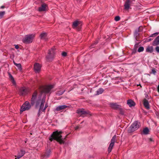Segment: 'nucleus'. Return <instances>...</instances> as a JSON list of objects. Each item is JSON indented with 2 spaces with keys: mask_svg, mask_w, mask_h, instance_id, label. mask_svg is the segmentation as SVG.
Returning a JSON list of instances; mask_svg holds the SVG:
<instances>
[{
  "mask_svg": "<svg viewBox=\"0 0 159 159\" xmlns=\"http://www.w3.org/2000/svg\"><path fill=\"white\" fill-rule=\"evenodd\" d=\"M62 133V132L61 131L58 132L57 131L53 132L49 139L50 140L52 141L54 139L57 140L60 144L64 143V141L62 138V136L61 135Z\"/></svg>",
  "mask_w": 159,
  "mask_h": 159,
  "instance_id": "nucleus-1",
  "label": "nucleus"
},
{
  "mask_svg": "<svg viewBox=\"0 0 159 159\" xmlns=\"http://www.w3.org/2000/svg\"><path fill=\"white\" fill-rule=\"evenodd\" d=\"M37 92L35 91L33 94L30 100L31 104L32 106H33L35 104L36 105V107H38L39 104L40 102L42 100L40 97L37 98Z\"/></svg>",
  "mask_w": 159,
  "mask_h": 159,
  "instance_id": "nucleus-2",
  "label": "nucleus"
},
{
  "mask_svg": "<svg viewBox=\"0 0 159 159\" xmlns=\"http://www.w3.org/2000/svg\"><path fill=\"white\" fill-rule=\"evenodd\" d=\"M53 88V85H49L42 86L40 88V91L41 93H48L51 89Z\"/></svg>",
  "mask_w": 159,
  "mask_h": 159,
  "instance_id": "nucleus-3",
  "label": "nucleus"
},
{
  "mask_svg": "<svg viewBox=\"0 0 159 159\" xmlns=\"http://www.w3.org/2000/svg\"><path fill=\"white\" fill-rule=\"evenodd\" d=\"M55 54V49L53 48H51L48 51V54L46 56V59L48 61H51L54 57Z\"/></svg>",
  "mask_w": 159,
  "mask_h": 159,
  "instance_id": "nucleus-4",
  "label": "nucleus"
},
{
  "mask_svg": "<svg viewBox=\"0 0 159 159\" xmlns=\"http://www.w3.org/2000/svg\"><path fill=\"white\" fill-rule=\"evenodd\" d=\"M35 36L34 34H30L26 35L23 39V42L24 43H31Z\"/></svg>",
  "mask_w": 159,
  "mask_h": 159,
  "instance_id": "nucleus-5",
  "label": "nucleus"
},
{
  "mask_svg": "<svg viewBox=\"0 0 159 159\" xmlns=\"http://www.w3.org/2000/svg\"><path fill=\"white\" fill-rule=\"evenodd\" d=\"M30 108L31 105L29 102L28 101H26L21 107L20 113H21L23 111L29 110Z\"/></svg>",
  "mask_w": 159,
  "mask_h": 159,
  "instance_id": "nucleus-6",
  "label": "nucleus"
},
{
  "mask_svg": "<svg viewBox=\"0 0 159 159\" xmlns=\"http://www.w3.org/2000/svg\"><path fill=\"white\" fill-rule=\"evenodd\" d=\"M139 127V125L137 121L134 122L129 127L128 132L131 133L138 129Z\"/></svg>",
  "mask_w": 159,
  "mask_h": 159,
  "instance_id": "nucleus-7",
  "label": "nucleus"
},
{
  "mask_svg": "<svg viewBox=\"0 0 159 159\" xmlns=\"http://www.w3.org/2000/svg\"><path fill=\"white\" fill-rule=\"evenodd\" d=\"M135 2V0H126L124 5V9L128 10L129 9L131 8L130 6L134 3Z\"/></svg>",
  "mask_w": 159,
  "mask_h": 159,
  "instance_id": "nucleus-8",
  "label": "nucleus"
},
{
  "mask_svg": "<svg viewBox=\"0 0 159 159\" xmlns=\"http://www.w3.org/2000/svg\"><path fill=\"white\" fill-rule=\"evenodd\" d=\"M116 135H115L111 139V143L110 144L108 148V152H111V151L112 148L114 145V143L116 141Z\"/></svg>",
  "mask_w": 159,
  "mask_h": 159,
  "instance_id": "nucleus-9",
  "label": "nucleus"
},
{
  "mask_svg": "<svg viewBox=\"0 0 159 159\" xmlns=\"http://www.w3.org/2000/svg\"><path fill=\"white\" fill-rule=\"evenodd\" d=\"M109 105L110 107L114 109L120 110L121 109V106L118 105L116 103H111Z\"/></svg>",
  "mask_w": 159,
  "mask_h": 159,
  "instance_id": "nucleus-10",
  "label": "nucleus"
},
{
  "mask_svg": "<svg viewBox=\"0 0 159 159\" xmlns=\"http://www.w3.org/2000/svg\"><path fill=\"white\" fill-rule=\"evenodd\" d=\"M41 65L38 63H36L34 65V69L36 73H39L41 70Z\"/></svg>",
  "mask_w": 159,
  "mask_h": 159,
  "instance_id": "nucleus-11",
  "label": "nucleus"
},
{
  "mask_svg": "<svg viewBox=\"0 0 159 159\" xmlns=\"http://www.w3.org/2000/svg\"><path fill=\"white\" fill-rule=\"evenodd\" d=\"M48 6L45 4H42L41 6L38 8V10L39 12L44 11L47 10Z\"/></svg>",
  "mask_w": 159,
  "mask_h": 159,
  "instance_id": "nucleus-12",
  "label": "nucleus"
},
{
  "mask_svg": "<svg viewBox=\"0 0 159 159\" xmlns=\"http://www.w3.org/2000/svg\"><path fill=\"white\" fill-rule=\"evenodd\" d=\"M45 97H43L41 101V102H40L39 104H40V107L39 109V112L42 111H43V107L44 106V103L45 102Z\"/></svg>",
  "mask_w": 159,
  "mask_h": 159,
  "instance_id": "nucleus-13",
  "label": "nucleus"
},
{
  "mask_svg": "<svg viewBox=\"0 0 159 159\" xmlns=\"http://www.w3.org/2000/svg\"><path fill=\"white\" fill-rule=\"evenodd\" d=\"M28 91V90L25 87H22L20 89V94L23 95L26 94Z\"/></svg>",
  "mask_w": 159,
  "mask_h": 159,
  "instance_id": "nucleus-14",
  "label": "nucleus"
},
{
  "mask_svg": "<svg viewBox=\"0 0 159 159\" xmlns=\"http://www.w3.org/2000/svg\"><path fill=\"white\" fill-rule=\"evenodd\" d=\"M77 113L80 115V116H83L86 114H87V112L84 111L83 109H79L77 110Z\"/></svg>",
  "mask_w": 159,
  "mask_h": 159,
  "instance_id": "nucleus-15",
  "label": "nucleus"
},
{
  "mask_svg": "<svg viewBox=\"0 0 159 159\" xmlns=\"http://www.w3.org/2000/svg\"><path fill=\"white\" fill-rule=\"evenodd\" d=\"M69 106L66 105H63L57 107H56V110L57 111H60L62 110H63L66 109V108L68 107Z\"/></svg>",
  "mask_w": 159,
  "mask_h": 159,
  "instance_id": "nucleus-16",
  "label": "nucleus"
},
{
  "mask_svg": "<svg viewBox=\"0 0 159 159\" xmlns=\"http://www.w3.org/2000/svg\"><path fill=\"white\" fill-rule=\"evenodd\" d=\"M40 37L41 39L46 40L47 39V33L45 32H43L41 34Z\"/></svg>",
  "mask_w": 159,
  "mask_h": 159,
  "instance_id": "nucleus-17",
  "label": "nucleus"
},
{
  "mask_svg": "<svg viewBox=\"0 0 159 159\" xmlns=\"http://www.w3.org/2000/svg\"><path fill=\"white\" fill-rule=\"evenodd\" d=\"M158 45H159V35L155 39L152 43V45L154 46Z\"/></svg>",
  "mask_w": 159,
  "mask_h": 159,
  "instance_id": "nucleus-18",
  "label": "nucleus"
},
{
  "mask_svg": "<svg viewBox=\"0 0 159 159\" xmlns=\"http://www.w3.org/2000/svg\"><path fill=\"white\" fill-rule=\"evenodd\" d=\"M144 106L147 109H149V106L148 102L146 99H144L143 101Z\"/></svg>",
  "mask_w": 159,
  "mask_h": 159,
  "instance_id": "nucleus-19",
  "label": "nucleus"
},
{
  "mask_svg": "<svg viewBox=\"0 0 159 159\" xmlns=\"http://www.w3.org/2000/svg\"><path fill=\"white\" fill-rule=\"evenodd\" d=\"M25 152L23 150H21L20 152L19 153L17 156H16L15 157H17L15 158V159H16V158L19 159L20 158V157L23 156L24 154H25Z\"/></svg>",
  "mask_w": 159,
  "mask_h": 159,
  "instance_id": "nucleus-20",
  "label": "nucleus"
},
{
  "mask_svg": "<svg viewBox=\"0 0 159 159\" xmlns=\"http://www.w3.org/2000/svg\"><path fill=\"white\" fill-rule=\"evenodd\" d=\"M127 104L130 107L134 106L135 105L134 102L131 99L128 100L127 101Z\"/></svg>",
  "mask_w": 159,
  "mask_h": 159,
  "instance_id": "nucleus-21",
  "label": "nucleus"
},
{
  "mask_svg": "<svg viewBox=\"0 0 159 159\" xmlns=\"http://www.w3.org/2000/svg\"><path fill=\"white\" fill-rule=\"evenodd\" d=\"M79 24L80 22L79 21H75L73 23L72 27L74 28H75Z\"/></svg>",
  "mask_w": 159,
  "mask_h": 159,
  "instance_id": "nucleus-22",
  "label": "nucleus"
},
{
  "mask_svg": "<svg viewBox=\"0 0 159 159\" xmlns=\"http://www.w3.org/2000/svg\"><path fill=\"white\" fill-rule=\"evenodd\" d=\"M153 50V47H152L148 46L146 49L147 52H152Z\"/></svg>",
  "mask_w": 159,
  "mask_h": 159,
  "instance_id": "nucleus-23",
  "label": "nucleus"
},
{
  "mask_svg": "<svg viewBox=\"0 0 159 159\" xmlns=\"http://www.w3.org/2000/svg\"><path fill=\"white\" fill-rule=\"evenodd\" d=\"M13 63L16 67L18 68V69L19 70H21L22 68H21V66L20 64H17L14 61H13Z\"/></svg>",
  "mask_w": 159,
  "mask_h": 159,
  "instance_id": "nucleus-24",
  "label": "nucleus"
},
{
  "mask_svg": "<svg viewBox=\"0 0 159 159\" xmlns=\"http://www.w3.org/2000/svg\"><path fill=\"white\" fill-rule=\"evenodd\" d=\"M149 132V130L148 128H146L143 130V133L145 134H148Z\"/></svg>",
  "mask_w": 159,
  "mask_h": 159,
  "instance_id": "nucleus-25",
  "label": "nucleus"
},
{
  "mask_svg": "<svg viewBox=\"0 0 159 159\" xmlns=\"http://www.w3.org/2000/svg\"><path fill=\"white\" fill-rule=\"evenodd\" d=\"M9 77L12 83L13 84L15 85L16 84V82L12 76L11 75H10Z\"/></svg>",
  "mask_w": 159,
  "mask_h": 159,
  "instance_id": "nucleus-26",
  "label": "nucleus"
},
{
  "mask_svg": "<svg viewBox=\"0 0 159 159\" xmlns=\"http://www.w3.org/2000/svg\"><path fill=\"white\" fill-rule=\"evenodd\" d=\"M104 91V90L102 88L99 89L97 92L98 94L102 93Z\"/></svg>",
  "mask_w": 159,
  "mask_h": 159,
  "instance_id": "nucleus-27",
  "label": "nucleus"
},
{
  "mask_svg": "<svg viewBox=\"0 0 159 159\" xmlns=\"http://www.w3.org/2000/svg\"><path fill=\"white\" fill-rule=\"evenodd\" d=\"M5 13V11H0V18H2Z\"/></svg>",
  "mask_w": 159,
  "mask_h": 159,
  "instance_id": "nucleus-28",
  "label": "nucleus"
},
{
  "mask_svg": "<svg viewBox=\"0 0 159 159\" xmlns=\"http://www.w3.org/2000/svg\"><path fill=\"white\" fill-rule=\"evenodd\" d=\"M65 91V90H64L63 91H59L57 93V94L58 95H61L63 94V93Z\"/></svg>",
  "mask_w": 159,
  "mask_h": 159,
  "instance_id": "nucleus-29",
  "label": "nucleus"
},
{
  "mask_svg": "<svg viewBox=\"0 0 159 159\" xmlns=\"http://www.w3.org/2000/svg\"><path fill=\"white\" fill-rule=\"evenodd\" d=\"M144 50V48L143 47H140L138 50V51L140 52H143Z\"/></svg>",
  "mask_w": 159,
  "mask_h": 159,
  "instance_id": "nucleus-30",
  "label": "nucleus"
},
{
  "mask_svg": "<svg viewBox=\"0 0 159 159\" xmlns=\"http://www.w3.org/2000/svg\"><path fill=\"white\" fill-rule=\"evenodd\" d=\"M120 19V17L119 16H116L115 18V20L116 21H118Z\"/></svg>",
  "mask_w": 159,
  "mask_h": 159,
  "instance_id": "nucleus-31",
  "label": "nucleus"
},
{
  "mask_svg": "<svg viewBox=\"0 0 159 159\" xmlns=\"http://www.w3.org/2000/svg\"><path fill=\"white\" fill-rule=\"evenodd\" d=\"M158 33H156L151 34L150 36V37H153L157 35L158 34Z\"/></svg>",
  "mask_w": 159,
  "mask_h": 159,
  "instance_id": "nucleus-32",
  "label": "nucleus"
},
{
  "mask_svg": "<svg viewBox=\"0 0 159 159\" xmlns=\"http://www.w3.org/2000/svg\"><path fill=\"white\" fill-rule=\"evenodd\" d=\"M62 55L63 56H64V57H65L67 55V53L66 52H62Z\"/></svg>",
  "mask_w": 159,
  "mask_h": 159,
  "instance_id": "nucleus-33",
  "label": "nucleus"
},
{
  "mask_svg": "<svg viewBox=\"0 0 159 159\" xmlns=\"http://www.w3.org/2000/svg\"><path fill=\"white\" fill-rule=\"evenodd\" d=\"M155 50L158 53H159V46H157L155 48Z\"/></svg>",
  "mask_w": 159,
  "mask_h": 159,
  "instance_id": "nucleus-34",
  "label": "nucleus"
},
{
  "mask_svg": "<svg viewBox=\"0 0 159 159\" xmlns=\"http://www.w3.org/2000/svg\"><path fill=\"white\" fill-rule=\"evenodd\" d=\"M48 107V106L47 104H46L45 105L44 107L43 108V111H45V110L46 109V108Z\"/></svg>",
  "mask_w": 159,
  "mask_h": 159,
  "instance_id": "nucleus-35",
  "label": "nucleus"
},
{
  "mask_svg": "<svg viewBox=\"0 0 159 159\" xmlns=\"http://www.w3.org/2000/svg\"><path fill=\"white\" fill-rule=\"evenodd\" d=\"M152 72L153 73L155 74L156 73V71L155 69H152Z\"/></svg>",
  "mask_w": 159,
  "mask_h": 159,
  "instance_id": "nucleus-36",
  "label": "nucleus"
},
{
  "mask_svg": "<svg viewBox=\"0 0 159 159\" xmlns=\"http://www.w3.org/2000/svg\"><path fill=\"white\" fill-rule=\"evenodd\" d=\"M15 48L16 49H18L19 48V46L18 45H15Z\"/></svg>",
  "mask_w": 159,
  "mask_h": 159,
  "instance_id": "nucleus-37",
  "label": "nucleus"
},
{
  "mask_svg": "<svg viewBox=\"0 0 159 159\" xmlns=\"http://www.w3.org/2000/svg\"><path fill=\"white\" fill-rule=\"evenodd\" d=\"M79 126H76V127H75V130H77L79 128Z\"/></svg>",
  "mask_w": 159,
  "mask_h": 159,
  "instance_id": "nucleus-38",
  "label": "nucleus"
},
{
  "mask_svg": "<svg viewBox=\"0 0 159 159\" xmlns=\"http://www.w3.org/2000/svg\"><path fill=\"white\" fill-rule=\"evenodd\" d=\"M0 8L1 9H3L4 8H5V7L4 6H2Z\"/></svg>",
  "mask_w": 159,
  "mask_h": 159,
  "instance_id": "nucleus-39",
  "label": "nucleus"
},
{
  "mask_svg": "<svg viewBox=\"0 0 159 159\" xmlns=\"http://www.w3.org/2000/svg\"><path fill=\"white\" fill-rule=\"evenodd\" d=\"M157 89V91H158V92H159V84L158 85V86Z\"/></svg>",
  "mask_w": 159,
  "mask_h": 159,
  "instance_id": "nucleus-40",
  "label": "nucleus"
},
{
  "mask_svg": "<svg viewBox=\"0 0 159 159\" xmlns=\"http://www.w3.org/2000/svg\"><path fill=\"white\" fill-rule=\"evenodd\" d=\"M44 157H46V154H44Z\"/></svg>",
  "mask_w": 159,
  "mask_h": 159,
  "instance_id": "nucleus-41",
  "label": "nucleus"
},
{
  "mask_svg": "<svg viewBox=\"0 0 159 159\" xmlns=\"http://www.w3.org/2000/svg\"><path fill=\"white\" fill-rule=\"evenodd\" d=\"M97 42H95V43H94V44H97Z\"/></svg>",
  "mask_w": 159,
  "mask_h": 159,
  "instance_id": "nucleus-42",
  "label": "nucleus"
},
{
  "mask_svg": "<svg viewBox=\"0 0 159 159\" xmlns=\"http://www.w3.org/2000/svg\"><path fill=\"white\" fill-rule=\"evenodd\" d=\"M151 40V39H149L148 40L149 41H150Z\"/></svg>",
  "mask_w": 159,
  "mask_h": 159,
  "instance_id": "nucleus-43",
  "label": "nucleus"
},
{
  "mask_svg": "<svg viewBox=\"0 0 159 159\" xmlns=\"http://www.w3.org/2000/svg\"><path fill=\"white\" fill-rule=\"evenodd\" d=\"M66 136H67V135L66 136H65V138H64V139H65V138H66Z\"/></svg>",
  "mask_w": 159,
  "mask_h": 159,
  "instance_id": "nucleus-44",
  "label": "nucleus"
},
{
  "mask_svg": "<svg viewBox=\"0 0 159 159\" xmlns=\"http://www.w3.org/2000/svg\"><path fill=\"white\" fill-rule=\"evenodd\" d=\"M121 113L123 114L124 113H123V112H122Z\"/></svg>",
  "mask_w": 159,
  "mask_h": 159,
  "instance_id": "nucleus-45",
  "label": "nucleus"
}]
</instances>
